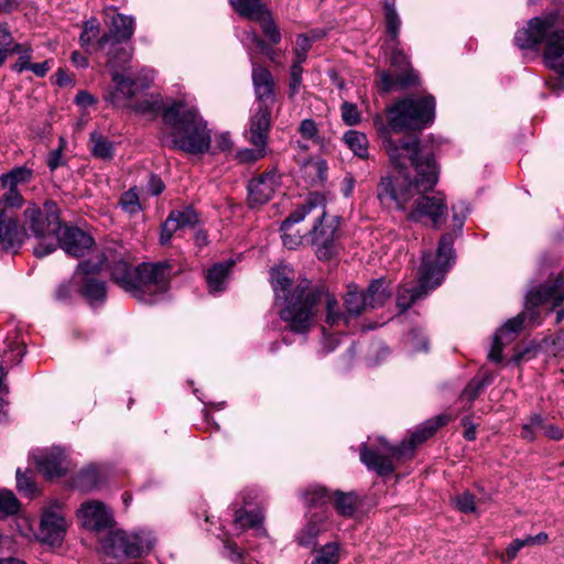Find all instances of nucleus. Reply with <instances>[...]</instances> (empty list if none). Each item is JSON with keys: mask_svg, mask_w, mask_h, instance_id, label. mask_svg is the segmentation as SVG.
Listing matches in <instances>:
<instances>
[{"mask_svg": "<svg viewBox=\"0 0 564 564\" xmlns=\"http://www.w3.org/2000/svg\"><path fill=\"white\" fill-rule=\"evenodd\" d=\"M384 147L397 175L394 185L391 188L387 185L379 196L389 197L395 202L399 209L409 210L410 220L440 229L445 221L448 207L442 192L427 194L438 181L434 159L426 156L421 160L419 140L415 135L406 137L399 143L389 139Z\"/></svg>", "mask_w": 564, "mask_h": 564, "instance_id": "nucleus-1", "label": "nucleus"}, {"mask_svg": "<svg viewBox=\"0 0 564 564\" xmlns=\"http://www.w3.org/2000/svg\"><path fill=\"white\" fill-rule=\"evenodd\" d=\"M128 533L122 530H116L107 533L101 540V551L107 556L127 557Z\"/></svg>", "mask_w": 564, "mask_h": 564, "instance_id": "nucleus-26", "label": "nucleus"}, {"mask_svg": "<svg viewBox=\"0 0 564 564\" xmlns=\"http://www.w3.org/2000/svg\"><path fill=\"white\" fill-rule=\"evenodd\" d=\"M279 185V176L274 171L261 174L249 182L248 199L251 206L263 205L273 196Z\"/></svg>", "mask_w": 564, "mask_h": 564, "instance_id": "nucleus-16", "label": "nucleus"}, {"mask_svg": "<svg viewBox=\"0 0 564 564\" xmlns=\"http://www.w3.org/2000/svg\"><path fill=\"white\" fill-rule=\"evenodd\" d=\"M297 130L303 139L313 142L321 149L324 148V138L321 135L318 127L313 119L302 120Z\"/></svg>", "mask_w": 564, "mask_h": 564, "instance_id": "nucleus-40", "label": "nucleus"}, {"mask_svg": "<svg viewBox=\"0 0 564 564\" xmlns=\"http://www.w3.org/2000/svg\"><path fill=\"white\" fill-rule=\"evenodd\" d=\"M24 227L39 240L33 252L37 258L51 254L57 248L56 235L62 229L57 205L46 200L43 206L30 203L23 213Z\"/></svg>", "mask_w": 564, "mask_h": 564, "instance_id": "nucleus-7", "label": "nucleus"}, {"mask_svg": "<svg viewBox=\"0 0 564 564\" xmlns=\"http://www.w3.org/2000/svg\"><path fill=\"white\" fill-rule=\"evenodd\" d=\"M19 508L20 503L14 494L7 489H0V518L17 513Z\"/></svg>", "mask_w": 564, "mask_h": 564, "instance_id": "nucleus-42", "label": "nucleus"}, {"mask_svg": "<svg viewBox=\"0 0 564 564\" xmlns=\"http://www.w3.org/2000/svg\"><path fill=\"white\" fill-rule=\"evenodd\" d=\"M261 26L264 36L272 43L278 44L281 41L279 28L272 19L271 12L267 10L263 14L254 20Z\"/></svg>", "mask_w": 564, "mask_h": 564, "instance_id": "nucleus-39", "label": "nucleus"}, {"mask_svg": "<svg viewBox=\"0 0 564 564\" xmlns=\"http://www.w3.org/2000/svg\"><path fill=\"white\" fill-rule=\"evenodd\" d=\"M452 220H453V227L456 230H462L466 215L468 213V206L465 202H459L457 204H454L452 206Z\"/></svg>", "mask_w": 564, "mask_h": 564, "instance_id": "nucleus-53", "label": "nucleus"}, {"mask_svg": "<svg viewBox=\"0 0 564 564\" xmlns=\"http://www.w3.org/2000/svg\"><path fill=\"white\" fill-rule=\"evenodd\" d=\"M29 237L26 229L13 218L7 217L0 208V243L6 250L17 252Z\"/></svg>", "mask_w": 564, "mask_h": 564, "instance_id": "nucleus-18", "label": "nucleus"}, {"mask_svg": "<svg viewBox=\"0 0 564 564\" xmlns=\"http://www.w3.org/2000/svg\"><path fill=\"white\" fill-rule=\"evenodd\" d=\"M134 32V20L132 17L116 13L111 20L109 33H105L97 41V48L105 51L110 41H124L130 40Z\"/></svg>", "mask_w": 564, "mask_h": 564, "instance_id": "nucleus-20", "label": "nucleus"}, {"mask_svg": "<svg viewBox=\"0 0 564 564\" xmlns=\"http://www.w3.org/2000/svg\"><path fill=\"white\" fill-rule=\"evenodd\" d=\"M410 343L414 350L416 351H426L427 350V339L425 336L417 329H413L410 333Z\"/></svg>", "mask_w": 564, "mask_h": 564, "instance_id": "nucleus-60", "label": "nucleus"}, {"mask_svg": "<svg viewBox=\"0 0 564 564\" xmlns=\"http://www.w3.org/2000/svg\"><path fill=\"white\" fill-rule=\"evenodd\" d=\"M234 265V261L218 262L207 270L206 281L210 292H220L225 289L226 280Z\"/></svg>", "mask_w": 564, "mask_h": 564, "instance_id": "nucleus-29", "label": "nucleus"}, {"mask_svg": "<svg viewBox=\"0 0 564 564\" xmlns=\"http://www.w3.org/2000/svg\"><path fill=\"white\" fill-rule=\"evenodd\" d=\"M384 23L387 40L386 43H397L399 41V33L401 29V20L393 6L387 4L384 8Z\"/></svg>", "mask_w": 564, "mask_h": 564, "instance_id": "nucleus-35", "label": "nucleus"}, {"mask_svg": "<svg viewBox=\"0 0 564 564\" xmlns=\"http://www.w3.org/2000/svg\"><path fill=\"white\" fill-rule=\"evenodd\" d=\"M434 111L433 96L405 98L389 109L390 126L395 132L421 130L433 121Z\"/></svg>", "mask_w": 564, "mask_h": 564, "instance_id": "nucleus-9", "label": "nucleus"}, {"mask_svg": "<svg viewBox=\"0 0 564 564\" xmlns=\"http://www.w3.org/2000/svg\"><path fill=\"white\" fill-rule=\"evenodd\" d=\"M325 217L312 220V227L307 230L310 241L315 247V252L319 259H328L332 254L333 243L336 238V227L330 223H325Z\"/></svg>", "mask_w": 564, "mask_h": 564, "instance_id": "nucleus-13", "label": "nucleus"}, {"mask_svg": "<svg viewBox=\"0 0 564 564\" xmlns=\"http://www.w3.org/2000/svg\"><path fill=\"white\" fill-rule=\"evenodd\" d=\"M127 557H141L148 554L156 542L155 536L150 531L140 530L128 533Z\"/></svg>", "mask_w": 564, "mask_h": 564, "instance_id": "nucleus-25", "label": "nucleus"}, {"mask_svg": "<svg viewBox=\"0 0 564 564\" xmlns=\"http://www.w3.org/2000/svg\"><path fill=\"white\" fill-rule=\"evenodd\" d=\"M541 286H552L555 289L554 295L550 299L553 302L552 308L560 306L564 302V291H560L561 280L553 283L542 284Z\"/></svg>", "mask_w": 564, "mask_h": 564, "instance_id": "nucleus-63", "label": "nucleus"}, {"mask_svg": "<svg viewBox=\"0 0 564 564\" xmlns=\"http://www.w3.org/2000/svg\"><path fill=\"white\" fill-rule=\"evenodd\" d=\"M502 347H503L502 338L500 337V335L495 334L491 349L488 354V358L490 361L496 362V364H499L502 361Z\"/></svg>", "mask_w": 564, "mask_h": 564, "instance_id": "nucleus-59", "label": "nucleus"}, {"mask_svg": "<svg viewBox=\"0 0 564 564\" xmlns=\"http://www.w3.org/2000/svg\"><path fill=\"white\" fill-rule=\"evenodd\" d=\"M106 261H108V256H105L97 263H93L91 261H83L77 265L76 272L74 274V278L79 274L84 275L80 280L82 288L79 292L90 305H95L96 303H104L107 297L105 282L89 276V274L100 272L104 269Z\"/></svg>", "mask_w": 564, "mask_h": 564, "instance_id": "nucleus-11", "label": "nucleus"}, {"mask_svg": "<svg viewBox=\"0 0 564 564\" xmlns=\"http://www.w3.org/2000/svg\"><path fill=\"white\" fill-rule=\"evenodd\" d=\"M490 383V380L488 378L484 379H473L464 389L462 392L460 398L463 400H467L468 402H471L475 400L479 393L482 391V389Z\"/></svg>", "mask_w": 564, "mask_h": 564, "instance_id": "nucleus-51", "label": "nucleus"}, {"mask_svg": "<svg viewBox=\"0 0 564 564\" xmlns=\"http://www.w3.org/2000/svg\"><path fill=\"white\" fill-rule=\"evenodd\" d=\"M514 42L523 50L544 43L545 64L556 72L564 87V15L550 13L531 19L527 28L517 31Z\"/></svg>", "mask_w": 564, "mask_h": 564, "instance_id": "nucleus-4", "label": "nucleus"}, {"mask_svg": "<svg viewBox=\"0 0 564 564\" xmlns=\"http://www.w3.org/2000/svg\"><path fill=\"white\" fill-rule=\"evenodd\" d=\"M454 501L456 508L464 513L476 511L475 497L469 491L457 495Z\"/></svg>", "mask_w": 564, "mask_h": 564, "instance_id": "nucleus-52", "label": "nucleus"}, {"mask_svg": "<svg viewBox=\"0 0 564 564\" xmlns=\"http://www.w3.org/2000/svg\"><path fill=\"white\" fill-rule=\"evenodd\" d=\"M301 172L308 185L315 186L323 184L326 180V161L322 159H310L303 164Z\"/></svg>", "mask_w": 564, "mask_h": 564, "instance_id": "nucleus-30", "label": "nucleus"}, {"mask_svg": "<svg viewBox=\"0 0 564 564\" xmlns=\"http://www.w3.org/2000/svg\"><path fill=\"white\" fill-rule=\"evenodd\" d=\"M555 289L552 286H536L531 289L525 295L524 310L519 313L524 315V322L528 321L533 325L541 324V316L538 307L554 295Z\"/></svg>", "mask_w": 564, "mask_h": 564, "instance_id": "nucleus-21", "label": "nucleus"}, {"mask_svg": "<svg viewBox=\"0 0 564 564\" xmlns=\"http://www.w3.org/2000/svg\"><path fill=\"white\" fill-rule=\"evenodd\" d=\"M293 275V270L288 265H279L271 270V285L275 299L283 301L280 317L291 332H308L322 304L325 305V323L328 326H348L351 312L348 300L350 291L346 293L345 303L340 304L326 285L315 284L307 279H301L295 283Z\"/></svg>", "mask_w": 564, "mask_h": 564, "instance_id": "nucleus-2", "label": "nucleus"}, {"mask_svg": "<svg viewBox=\"0 0 564 564\" xmlns=\"http://www.w3.org/2000/svg\"><path fill=\"white\" fill-rule=\"evenodd\" d=\"M111 78L116 86L113 90L108 93L106 100L115 107H130L131 99L135 95V82L117 70L112 72Z\"/></svg>", "mask_w": 564, "mask_h": 564, "instance_id": "nucleus-23", "label": "nucleus"}, {"mask_svg": "<svg viewBox=\"0 0 564 564\" xmlns=\"http://www.w3.org/2000/svg\"><path fill=\"white\" fill-rule=\"evenodd\" d=\"M17 487L20 492L28 497L33 496L36 491L35 484L32 478L28 477L25 474H22L20 468L17 470Z\"/></svg>", "mask_w": 564, "mask_h": 564, "instance_id": "nucleus-54", "label": "nucleus"}, {"mask_svg": "<svg viewBox=\"0 0 564 564\" xmlns=\"http://www.w3.org/2000/svg\"><path fill=\"white\" fill-rule=\"evenodd\" d=\"M229 3L238 14L252 21L268 10L261 0H229Z\"/></svg>", "mask_w": 564, "mask_h": 564, "instance_id": "nucleus-33", "label": "nucleus"}, {"mask_svg": "<svg viewBox=\"0 0 564 564\" xmlns=\"http://www.w3.org/2000/svg\"><path fill=\"white\" fill-rule=\"evenodd\" d=\"M100 32L99 22L93 18L84 22L83 31L79 35V43L83 48L87 50L95 39L98 37Z\"/></svg>", "mask_w": 564, "mask_h": 564, "instance_id": "nucleus-41", "label": "nucleus"}, {"mask_svg": "<svg viewBox=\"0 0 564 564\" xmlns=\"http://www.w3.org/2000/svg\"><path fill=\"white\" fill-rule=\"evenodd\" d=\"M164 189V183L162 182V180L156 176V175H153L151 174L150 175V178H149V183H148V191L151 195H160Z\"/></svg>", "mask_w": 564, "mask_h": 564, "instance_id": "nucleus-64", "label": "nucleus"}, {"mask_svg": "<svg viewBox=\"0 0 564 564\" xmlns=\"http://www.w3.org/2000/svg\"><path fill=\"white\" fill-rule=\"evenodd\" d=\"M367 147L368 140L366 135L355 131V156L360 159L368 158Z\"/></svg>", "mask_w": 564, "mask_h": 564, "instance_id": "nucleus-61", "label": "nucleus"}, {"mask_svg": "<svg viewBox=\"0 0 564 564\" xmlns=\"http://www.w3.org/2000/svg\"><path fill=\"white\" fill-rule=\"evenodd\" d=\"M448 421L446 415H438L434 419L425 421L421 426H419L411 435L410 444L414 447L430 437H432L438 427L445 425Z\"/></svg>", "mask_w": 564, "mask_h": 564, "instance_id": "nucleus-31", "label": "nucleus"}, {"mask_svg": "<svg viewBox=\"0 0 564 564\" xmlns=\"http://www.w3.org/2000/svg\"><path fill=\"white\" fill-rule=\"evenodd\" d=\"M130 107L133 108L135 112L139 113H153L158 112L159 110L163 111L161 99L156 96H150L145 97L141 101L137 102L135 105H131Z\"/></svg>", "mask_w": 564, "mask_h": 564, "instance_id": "nucleus-50", "label": "nucleus"}, {"mask_svg": "<svg viewBox=\"0 0 564 564\" xmlns=\"http://www.w3.org/2000/svg\"><path fill=\"white\" fill-rule=\"evenodd\" d=\"M263 514L260 511L239 509L235 512L234 524L239 530L258 528L262 524Z\"/></svg>", "mask_w": 564, "mask_h": 564, "instance_id": "nucleus-37", "label": "nucleus"}, {"mask_svg": "<svg viewBox=\"0 0 564 564\" xmlns=\"http://www.w3.org/2000/svg\"><path fill=\"white\" fill-rule=\"evenodd\" d=\"M382 84H383V88L386 90H391L393 89L397 85H399L401 88L403 87H406L409 85H411L412 83H414V79L411 78L410 76L408 77H401V78H398L397 80H393L390 75L388 74H383L382 77Z\"/></svg>", "mask_w": 564, "mask_h": 564, "instance_id": "nucleus-58", "label": "nucleus"}, {"mask_svg": "<svg viewBox=\"0 0 564 564\" xmlns=\"http://www.w3.org/2000/svg\"><path fill=\"white\" fill-rule=\"evenodd\" d=\"M198 221L197 214L192 208L172 210L162 225L160 242L165 246L170 243L174 232L180 229L193 227Z\"/></svg>", "mask_w": 564, "mask_h": 564, "instance_id": "nucleus-19", "label": "nucleus"}, {"mask_svg": "<svg viewBox=\"0 0 564 564\" xmlns=\"http://www.w3.org/2000/svg\"><path fill=\"white\" fill-rule=\"evenodd\" d=\"M78 517L86 529L98 531L111 525L112 518L106 506L97 500L82 505Z\"/></svg>", "mask_w": 564, "mask_h": 564, "instance_id": "nucleus-17", "label": "nucleus"}, {"mask_svg": "<svg viewBox=\"0 0 564 564\" xmlns=\"http://www.w3.org/2000/svg\"><path fill=\"white\" fill-rule=\"evenodd\" d=\"M161 142L188 154L209 150L210 132L195 107L182 100L172 101L162 111Z\"/></svg>", "mask_w": 564, "mask_h": 564, "instance_id": "nucleus-3", "label": "nucleus"}, {"mask_svg": "<svg viewBox=\"0 0 564 564\" xmlns=\"http://www.w3.org/2000/svg\"><path fill=\"white\" fill-rule=\"evenodd\" d=\"M333 496L325 487L319 485L310 486L303 494V500L308 508L322 507L329 503Z\"/></svg>", "mask_w": 564, "mask_h": 564, "instance_id": "nucleus-36", "label": "nucleus"}, {"mask_svg": "<svg viewBox=\"0 0 564 564\" xmlns=\"http://www.w3.org/2000/svg\"><path fill=\"white\" fill-rule=\"evenodd\" d=\"M311 48V40L304 35L301 34L295 44L294 53H295V59L299 62H305L307 52Z\"/></svg>", "mask_w": 564, "mask_h": 564, "instance_id": "nucleus-56", "label": "nucleus"}, {"mask_svg": "<svg viewBox=\"0 0 564 564\" xmlns=\"http://www.w3.org/2000/svg\"><path fill=\"white\" fill-rule=\"evenodd\" d=\"M326 215L325 199L319 194H311L307 199L295 210H293L281 224L280 231L283 245L290 249H296L302 245L304 238L308 235L307 230L302 231L295 228L299 223L311 219L317 220Z\"/></svg>", "mask_w": 564, "mask_h": 564, "instance_id": "nucleus-10", "label": "nucleus"}, {"mask_svg": "<svg viewBox=\"0 0 564 564\" xmlns=\"http://www.w3.org/2000/svg\"><path fill=\"white\" fill-rule=\"evenodd\" d=\"M384 43L386 55L389 56V59L392 65L398 66L402 69L408 68L409 61L408 56L399 48V41L397 43Z\"/></svg>", "mask_w": 564, "mask_h": 564, "instance_id": "nucleus-46", "label": "nucleus"}, {"mask_svg": "<svg viewBox=\"0 0 564 564\" xmlns=\"http://www.w3.org/2000/svg\"><path fill=\"white\" fill-rule=\"evenodd\" d=\"M171 271L166 261L139 264L134 268L130 294L143 303H155L169 290Z\"/></svg>", "mask_w": 564, "mask_h": 564, "instance_id": "nucleus-8", "label": "nucleus"}, {"mask_svg": "<svg viewBox=\"0 0 564 564\" xmlns=\"http://www.w3.org/2000/svg\"><path fill=\"white\" fill-rule=\"evenodd\" d=\"M124 41H110L107 45V65L113 70L124 69L129 64L132 52L131 47L123 44Z\"/></svg>", "mask_w": 564, "mask_h": 564, "instance_id": "nucleus-27", "label": "nucleus"}, {"mask_svg": "<svg viewBox=\"0 0 564 564\" xmlns=\"http://www.w3.org/2000/svg\"><path fill=\"white\" fill-rule=\"evenodd\" d=\"M98 485V473L95 468H86L77 477V486L84 491H90Z\"/></svg>", "mask_w": 564, "mask_h": 564, "instance_id": "nucleus-49", "label": "nucleus"}, {"mask_svg": "<svg viewBox=\"0 0 564 564\" xmlns=\"http://www.w3.org/2000/svg\"><path fill=\"white\" fill-rule=\"evenodd\" d=\"M89 149L96 159L110 161L115 155L113 143L99 132H91L89 135Z\"/></svg>", "mask_w": 564, "mask_h": 564, "instance_id": "nucleus-32", "label": "nucleus"}, {"mask_svg": "<svg viewBox=\"0 0 564 564\" xmlns=\"http://www.w3.org/2000/svg\"><path fill=\"white\" fill-rule=\"evenodd\" d=\"M545 422L546 420L541 414H531L522 424L520 436L528 442L535 441L540 433L543 434Z\"/></svg>", "mask_w": 564, "mask_h": 564, "instance_id": "nucleus-34", "label": "nucleus"}, {"mask_svg": "<svg viewBox=\"0 0 564 564\" xmlns=\"http://www.w3.org/2000/svg\"><path fill=\"white\" fill-rule=\"evenodd\" d=\"M524 324V315L518 314L513 318L508 319L505 325L496 333L501 338L506 337L507 340H512L513 335L518 334Z\"/></svg>", "mask_w": 564, "mask_h": 564, "instance_id": "nucleus-44", "label": "nucleus"}, {"mask_svg": "<svg viewBox=\"0 0 564 564\" xmlns=\"http://www.w3.org/2000/svg\"><path fill=\"white\" fill-rule=\"evenodd\" d=\"M453 243L454 236L445 234L440 239L436 256L431 252L423 253L417 284L410 282L403 284L398 291L397 305L402 312L442 283L454 256Z\"/></svg>", "mask_w": 564, "mask_h": 564, "instance_id": "nucleus-5", "label": "nucleus"}, {"mask_svg": "<svg viewBox=\"0 0 564 564\" xmlns=\"http://www.w3.org/2000/svg\"><path fill=\"white\" fill-rule=\"evenodd\" d=\"M521 549L522 546L519 539L513 540L506 549V553L501 556L502 561L508 563L512 562Z\"/></svg>", "mask_w": 564, "mask_h": 564, "instance_id": "nucleus-62", "label": "nucleus"}, {"mask_svg": "<svg viewBox=\"0 0 564 564\" xmlns=\"http://www.w3.org/2000/svg\"><path fill=\"white\" fill-rule=\"evenodd\" d=\"M119 204L124 212L131 215L137 214L141 209V205L135 187L124 192L120 197Z\"/></svg>", "mask_w": 564, "mask_h": 564, "instance_id": "nucleus-47", "label": "nucleus"}, {"mask_svg": "<svg viewBox=\"0 0 564 564\" xmlns=\"http://www.w3.org/2000/svg\"><path fill=\"white\" fill-rule=\"evenodd\" d=\"M65 518L55 511L47 510L41 519L37 539L50 546H59L66 533Z\"/></svg>", "mask_w": 564, "mask_h": 564, "instance_id": "nucleus-15", "label": "nucleus"}, {"mask_svg": "<svg viewBox=\"0 0 564 564\" xmlns=\"http://www.w3.org/2000/svg\"><path fill=\"white\" fill-rule=\"evenodd\" d=\"M108 268L110 270L111 280L126 292L130 293L134 280V268H131L123 259H113L112 264L108 265Z\"/></svg>", "mask_w": 564, "mask_h": 564, "instance_id": "nucleus-28", "label": "nucleus"}, {"mask_svg": "<svg viewBox=\"0 0 564 564\" xmlns=\"http://www.w3.org/2000/svg\"><path fill=\"white\" fill-rule=\"evenodd\" d=\"M321 532V527L315 520H310L305 528L297 534L296 541L302 546H314L315 539Z\"/></svg>", "mask_w": 564, "mask_h": 564, "instance_id": "nucleus-43", "label": "nucleus"}, {"mask_svg": "<svg viewBox=\"0 0 564 564\" xmlns=\"http://www.w3.org/2000/svg\"><path fill=\"white\" fill-rule=\"evenodd\" d=\"M384 453L377 449L362 446L360 449V460L368 469L376 471L379 476H387L394 471L393 459L404 454L401 447L387 446Z\"/></svg>", "mask_w": 564, "mask_h": 564, "instance_id": "nucleus-12", "label": "nucleus"}, {"mask_svg": "<svg viewBox=\"0 0 564 564\" xmlns=\"http://www.w3.org/2000/svg\"><path fill=\"white\" fill-rule=\"evenodd\" d=\"M36 465L46 478L63 476L68 467L67 458L61 448L54 447L36 458Z\"/></svg>", "mask_w": 564, "mask_h": 564, "instance_id": "nucleus-22", "label": "nucleus"}, {"mask_svg": "<svg viewBox=\"0 0 564 564\" xmlns=\"http://www.w3.org/2000/svg\"><path fill=\"white\" fill-rule=\"evenodd\" d=\"M265 147H256V149H245L238 152V159L242 163H249L262 159L265 154Z\"/></svg>", "mask_w": 564, "mask_h": 564, "instance_id": "nucleus-55", "label": "nucleus"}, {"mask_svg": "<svg viewBox=\"0 0 564 564\" xmlns=\"http://www.w3.org/2000/svg\"><path fill=\"white\" fill-rule=\"evenodd\" d=\"M56 238L57 247L59 246L67 254L75 258L85 256L94 245L93 237L77 227H62Z\"/></svg>", "mask_w": 564, "mask_h": 564, "instance_id": "nucleus-14", "label": "nucleus"}, {"mask_svg": "<svg viewBox=\"0 0 564 564\" xmlns=\"http://www.w3.org/2000/svg\"><path fill=\"white\" fill-rule=\"evenodd\" d=\"M338 551L339 549L336 543L326 544L318 551L313 564H337Z\"/></svg>", "mask_w": 564, "mask_h": 564, "instance_id": "nucleus-45", "label": "nucleus"}, {"mask_svg": "<svg viewBox=\"0 0 564 564\" xmlns=\"http://www.w3.org/2000/svg\"><path fill=\"white\" fill-rule=\"evenodd\" d=\"M252 84L256 105L245 135L254 147H265L271 128V112L276 99L275 84L270 70L257 63H252Z\"/></svg>", "mask_w": 564, "mask_h": 564, "instance_id": "nucleus-6", "label": "nucleus"}, {"mask_svg": "<svg viewBox=\"0 0 564 564\" xmlns=\"http://www.w3.org/2000/svg\"><path fill=\"white\" fill-rule=\"evenodd\" d=\"M391 296L389 281L383 278L373 280L367 291L361 294L362 307H355V315L360 314L366 308H376L382 306Z\"/></svg>", "mask_w": 564, "mask_h": 564, "instance_id": "nucleus-24", "label": "nucleus"}, {"mask_svg": "<svg viewBox=\"0 0 564 564\" xmlns=\"http://www.w3.org/2000/svg\"><path fill=\"white\" fill-rule=\"evenodd\" d=\"M8 191L2 196V202L8 207H21L24 199L17 187H7Z\"/></svg>", "mask_w": 564, "mask_h": 564, "instance_id": "nucleus-57", "label": "nucleus"}, {"mask_svg": "<svg viewBox=\"0 0 564 564\" xmlns=\"http://www.w3.org/2000/svg\"><path fill=\"white\" fill-rule=\"evenodd\" d=\"M332 501H334V507L339 514L345 517L352 516V498L349 494L336 491Z\"/></svg>", "mask_w": 564, "mask_h": 564, "instance_id": "nucleus-48", "label": "nucleus"}, {"mask_svg": "<svg viewBox=\"0 0 564 564\" xmlns=\"http://www.w3.org/2000/svg\"><path fill=\"white\" fill-rule=\"evenodd\" d=\"M32 176V170L25 166H19L14 167L9 173L1 175L0 180L4 187H18L20 184L30 182Z\"/></svg>", "mask_w": 564, "mask_h": 564, "instance_id": "nucleus-38", "label": "nucleus"}]
</instances>
